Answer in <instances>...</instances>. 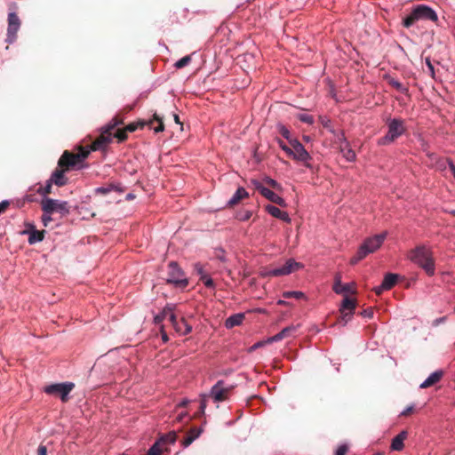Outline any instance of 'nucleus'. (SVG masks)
Instances as JSON below:
<instances>
[{"instance_id":"f257e3e1","label":"nucleus","mask_w":455,"mask_h":455,"mask_svg":"<svg viewBox=\"0 0 455 455\" xmlns=\"http://www.w3.org/2000/svg\"><path fill=\"white\" fill-rule=\"evenodd\" d=\"M408 258L411 262L422 268L429 276L435 273V264L433 252L424 245L417 246L410 251Z\"/></svg>"},{"instance_id":"f03ea898","label":"nucleus","mask_w":455,"mask_h":455,"mask_svg":"<svg viewBox=\"0 0 455 455\" xmlns=\"http://www.w3.org/2000/svg\"><path fill=\"white\" fill-rule=\"evenodd\" d=\"M89 154L90 150L83 146L78 147L77 153L65 150L58 161V166L65 167L68 171L79 169L78 165L88 157Z\"/></svg>"},{"instance_id":"7ed1b4c3","label":"nucleus","mask_w":455,"mask_h":455,"mask_svg":"<svg viewBox=\"0 0 455 455\" xmlns=\"http://www.w3.org/2000/svg\"><path fill=\"white\" fill-rule=\"evenodd\" d=\"M387 233H382L370 237L364 241V243L358 249L357 253L351 258L350 264L355 265L360 260L364 259L368 254L374 252L383 243L386 238Z\"/></svg>"},{"instance_id":"20e7f679","label":"nucleus","mask_w":455,"mask_h":455,"mask_svg":"<svg viewBox=\"0 0 455 455\" xmlns=\"http://www.w3.org/2000/svg\"><path fill=\"white\" fill-rule=\"evenodd\" d=\"M121 124H123V120L115 116L102 128L100 135L92 142L89 150L96 151L104 149L112 141L113 131Z\"/></svg>"},{"instance_id":"39448f33","label":"nucleus","mask_w":455,"mask_h":455,"mask_svg":"<svg viewBox=\"0 0 455 455\" xmlns=\"http://www.w3.org/2000/svg\"><path fill=\"white\" fill-rule=\"evenodd\" d=\"M405 132L403 121L401 119H393L388 123L387 133L379 140V145H387L395 141Z\"/></svg>"},{"instance_id":"423d86ee","label":"nucleus","mask_w":455,"mask_h":455,"mask_svg":"<svg viewBox=\"0 0 455 455\" xmlns=\"http://www.w3.org/2000/svg\"><path fill=\"white\" fill-rule=\"evenodd\" d=\"M146 125L154 129L155 132H160L164 130V122H163L162 118L157 114H154L153 118L148 121H138V122L131 123L128 125H126L124 128L128 133V132H135L138 128L142 129Z\"/></svg>"},{"instance_id":"0eeeda50","label":"nucleus","mask_w":455,"mask_h":455,"mask_svg":"<svg viewBox=\"0 0 455 455\" xmlns=\"http://www.w3.org/2000/svg\"><path fill=\"white\" fill-rule=\"evenodd\" d=\"M169 272H168V283H173L176 287L185 288L188 284V281L186 277H184V273L181 271L178 264L174 261H172L168 265Z\"/></svg>"},{"instance_id":"6e6552de","label":"nucleus","mask_w":455,"mask_h":455,"mask_svg":"<svg viewBox=\"0 0 455 455\" xmlns=\"http://www.w3.org/2000/svg\"><path fill=\"white\" fill-rule=\"evenodd\" d=\"M302 267L303 265L301 263L295 261L293 259H289L283 266L269 269L264 275L266 276L287 275Z\"/></svg>"},{"instance_id":"1a4fd4ad","label":"nucleus","mask_w":455,"mask_h":455,"mask_svg":"<svg viewBox=\"0 0 455 455\" xmlns=\"http://www.w3.org/2000/svg\"><path fill=\"white\" fill-rule=\"evenodd\" d=\"M75 387V384L72 382L57 383L46 386L44 392L48 395H60L62 402L66 403L68 401V394Z\"/></svg>"},{"instance_id":"9d476101","label":"nucleus","mask_w":455,"mask_h":455,"mask_svg":"<svg viewBox=\"0 0 455 455\" xmlns=\"http://www.w3.org/2000/svg\"><path fill=\"white\" fill-rule=\"evenodd\" d=\"M42 210L45 213L60 212L61 215L69 213L68 202H60L52 198H45L42 201Z\"/></svg>"},{"instance_id":"9b49d317","label":"nucleus","mask_w":455,"mask_h":455,"mask_svg":"<svg viewBox=\"0 0 455 455\" xmlns=\"http://www.w3.org/2000/svg\"><path fill=\"white\" fill-rule=\"evenodd\" d=\"M233 387L232 385H227L224 380H219L212 387L209 396L217 403L226 401L233 390Z\"/></svg>"},{"instance_id":"f8f14e48","label":"nucleus","mask_w":455,"mask_h":455,"mask_svg":"<svg viewBox=\"0 0 455 455\" xmlns=\"http://www.w3.org/2000/svg\"><path fill=\"white\" fill-rule=\"evenodd\" d=\"M290 144L291 146V156H290L294 160L304 163L306 167L310 168L311 165L308 161L311 160V156L305 149L304 146L297 140H291Z\"/></svg>"},{"instance_id":"ddd939ff","label":"nucleus","mask_w":455,"mask_h":455,"mask_svg":"<svg viewBox=\"0 0 455 455\" xmlns=\"http://www.w3.org/2000/svg\"><path fill=\"white\" fill-rule=\"evenodd\" d=\"M251 182L255 189L258 190L264 197L268 199L270 202L276 204L281 207L286 206L285 201L281 196H279L277 194H275L269 188H265L259 181L252 180Z\"/></svg>"},{"instance_id":"4468645a","label":"nucleus","mask_w":455,"mask_h":455,"mask_svg":"<svg viewBox=\"0 0 455 455\" xmlns=\"http://www.w3.org/2000/svg\"><path fill=\"white\" fill-rule=\"evenodd\" d=\"M20 20L15 12H10L8 15V28L6 41L9 44L13 43L17 38V32L20 28Z\"/></svg>"},{"instance_id":"2eb2a0df","label":"nucleus","mask_w":455,"mask_h":455,"mask_svg":"<svg viewBox=\"0 0 455 455\" xmlns=\"http://www.w3.org/2000/svg\"><path fill=\"white\" fill-rule=\"evenodd\" d=\"M355 307L356 300L355 299H350L346 295L342 300L341 307L339 308V312L341 315L340 321H343L344 324H346L353 315Z\"/></svg>"},{"instance_id":"dca6fc26","label":"nucleus","mask_w":455,"mask_h":455,"mask_svg":"<svg viewBox=\"0 0 455 455\" xmlns=\"http://www.w3.org/2000/svg\"><path fill=\"white\" fill-rule=\"evenodd\" d=\"M332 289L337 294H345L346 295L347 293L355 294L356 292L355 283H342L341 276L339 274H337L335 276V281H334Z\"/></svg>"},{"instance_id":"f3484780","label":"nucleus","mask_w":455,"mask_h":455,"mask_svg":"<svg viewBox=\"0 0 455 455\" xmlns=\"http://www.w3.org/2000/svg\"><path fill=\"white\" fill-rule=\"evenodd\" d=\"M170 322L175 331L181 335H187L192 331V326L188 323L187 320L185 318H181L178 321L175 314H172V315H170Z\"/></svg>"},{"instance_id":"a211bd4d","label":"nucleus","mask_w":455,"mask_h":455,"mask_svg":"<svg viewBox=\"0 0 455 455\" xmlns=\"http://www.w3.org/2000/svg\"><path fill=\"white\" fill-rule=\"evenodd\" d=\"M416 9L420 20L436 21L438 19L435 12L427 5L419 4L416 6Z\"/></svg>"},{"instance_id":"6ab92c4d","label":"nucleus","mask_w":455,"mask_h":455,"mask_svg":"<svg viewBox=\"0 0 455 455\" xmlns=\"http://www.w3.org/2000/svg\"><path fill=\"white\" fill-rule=\"evenodd\" d=\"M408 437V431L403 430L397 435H395L391 442L390 450L395 451H401L404 448V440Z\"/></svg>"},{"instance_id":"aec40b11","label":"nucleus","mask_w":455,"mask_h":455,"mask_svg":"<svg viewBox=\"0 0 455 455\" xmlns=\"http://www.w3.org/2000/svg\"><path fill=\"white\" fill-rule=\"evenodd\" d=\"M68 170L65 167L57 168L52 174L50 179L51 182L54 183L58 187H62L67 184L68 179L65 177V172Z\"/></svg>"},{"instance_id":"412c9836","label":"nucleus","mask_w":455,"mask_h":455,"mask_svg":"<svg viewBox=\"0 0 455 455\" xmlns=\"http://www.w3.org/2000/svg\"><path fill=\"white\" fill-rule=\"evenodd\" d=\"M298 326L299 325H297V326L290 325V326L283 328L280 332H278L277 334L269 338L267 340V343L276 342V341L282 340L283 339L291 336L297 331Z\"/></svg>"},{"instance_id":"4be33fe9","label":"nucleus","mask_w":455,"mask_h":455,"mask_svg":"<svg viewBox=\"0 0 455 455\" xmlns=\"http://www.w3.org/2000/svg\"><path fill=\"white\" fill-rule=\"evenodd\" d=\"M267 213H269L271 216L282 220L287 223L291 222V218L289 217L288 213L286 212L281 211L278 207L274 206L272 204H267L265 207Z\"/></svg>"},{"instance_id":"5701e85b","label":"nucleus","mask_w":455,"mask_h":455,"mask_svg":"<svg viewBox=\"0 0 455 455\" xmlns=\"http://www.w3.org/2000/svg\"><path fill=\"white\" fill-rule=\"evenodd\" d=\"M176 308V305L174 304H167L162 310L160 314L155 316L154 322L156 324H160L166 317L170 319V315L174 314V310Z\"/></svg>"},{"instance_id":"b1692460","label":"nucleus","mask_w":455,"mask_h":455,"mask_svg":"<svg viewBox=\"0 0 455 455\" xmlns=\"http://www.w3.org/2000/svg\"><path fill=\"white\" fill-rule=\"evenodd\" d=\"M443 371H436L431 373L427 377V379L420 384L419 387L420 388L430 387L434 386L435 384H436L437 382H439L441 380V379L443 378Z\"/></svg>"},{"instance_id":"393cba45","label":"nucleus","mask_w":455,"mask_h":455,"mask_svg":"<svg viewBox=\"0 0 455 455\" xmlns=\"http://www.w3.org/2000/svg\"><path fill=\"white\" fill-rule=\"evenodd\" d=\"M249 194L243 188H238L233 196L228 202V207H233L240 203V201L245 197H248Z\"/></svg>"},{"instance_id":"a878e982","label":"nucleus","mask_w":455,"mask_h":455,"mask_svg":"<svg viewBox=\"0 0 455 455\" xmlns=\"http://www.w3.org/2000/svg\"><path fill=\"white\" fill-rule=\"evenodd\" d=\"M203 429L201 427H192L186 438L182 441V445L186 448L188 447L196 438L200 436Z\"/></svg>"},{"instance_id":"bb28decb","label":"nucleus","mask_w":455,"mask_h":455,"mask_svg":"<svg viewBox=\"0 0 455 455\" xmlns=\"http://www.w3.org/2000/svg\"><path fill=\"white\" fill-rule=\"evenodd\" d=\"M244 319V315L240 314H235L230 315L226 321H225V326L228 329L234 328L235 326L240 325Z\"/></svg>"},{"instance_id":"cd10ccee","label":"nucleus","mask_w":455,"mask_h":455,"mask_svg":"<svg viewBox=\"0 0 455 455\" xmlns=\"http://www.w3.org/2000/svg\"><path fill=\"white\" fill-rule=\"evenodd\" d=\"M419 15L417 12L416 7L411 12L410 14H408L406 17L403 19V25L405 28H411L412 25H414L418 20H419Z\"/></svg>"},{"instance_id":"c85d7f7f","label":"nucleus","mask_w":455,"mask_h":455,"mask_svg":"<svg viewBox=\"0 0 455 455\" xmlns=\"http://www.w3.org/2000/svg\"><path fill=\"white\" fill-rule=\"evenodd\" d=\"M398 279V275L388 273L385 275L383 281H382V288H386L387 290L392 289Z\"/></svg>"},{"instance_id":"c756f323","label":"nucleus","mask_w":455,"mask_h":455,"mask_svg":"<svg viewBox=\"0 0 455 455\" xmlns=\"http://www.w3.org/2000/svg\"><path fill=\"white\" fill-rule=\"evenodd\" d=\"M44 231L33 230L29 234L28 243L34 244L44 240Z\"/></svg>"},{"instance_id":"7c9ffc66","label":"nucleus","mask_w":455,"mask_h":455,"mask_svg":"<svg viewBox=\"0 0 455 455\" xmlns=\"http://www.w3.org/2000/svg\"><path fill=\"white\" fill-rule=\"evenodd\" d=\"M340 151L343 154V156L348 162L355 161V152L352 148H348L347 142H346V145H345L344 148L342 146H340Z\"/></svg>"},{"instance_id":"2f4dec72","label":"nucleus","mask_w":455,"mask_h":455,"mask_svg":"<svg viewBox=\"0 0 455 455\" xmlns=\"http://www.w3.org/2000/svg\"><path fill=\"white\" fill-rule=\"evenodd\" d=\"M388 84L393 88H395V90H397L398 92H400L402 93L406 94L408 92V88L406 86H404L402 83H400L399 81H397V80H395L394 78H390L388 80Z\"/></svg>"},{"instance_id":"473e14b6","label":"nucleus","mask_w":455,"mask_h":455,"mask_svg":"<svg viewBox=\"0 0 455 455\" xmlns=\"http://www.w3.org/2000/svg\"><path fill=\"white\" fill-rule=\"evenodd\" d=\"M163 452V446L161 442L156 441L148 451L146 455H161Z\"/></svg>"},{"instance_id":"72a5a7b5","label":"nucleus","mask_w":455,"mask_h":455,"mask_svg":"<svg viewBox=\"0 0 455 455\" xmlns=\"http://www.w3.org/2000/svg\"><path fill=\"white\" fill-rule=\"evenodd\" d=\"M177 435L175 432H170L169 434L162 436L158 442H161L162 446L164 443H174L176 441Z\"/></svg>"},{"instance_id":"f704fd0d","label":"nucleus","mask_w":455,"mask_h":455,"mask_svg":"<svg viewBox=\"0 0 455 455\" xmlns=\"http://www.w3.org/2000/svg\"><path fill=\"white\" fill-rule=\"evenodd\" d=\"M191 61V56L190 55H187L183 58H181L180 60H179L176 63H175V68H182L184 67H186L187 65H188Z\"/></svg>"},{"instance_id":"c9c22d12","label":"nucleus","mask_w":455,"mask_h":455,"mask_svg":"<svg viewBox=\"0 0 455 455\" xmlns=\"http://www.w3.org/2000/svg\"><path fill=\"white\" fill-rule=\"evenodd\" d=\"M113 136L116 137L118 141L122 142L127 139V132L125 131V128L117 129L116 132L113 133Z\"/></svg>"},{"instance_id":"e433bc0d","label":"nucleus","mask_w":455,"mask_h":455,"mask_svg":"<svg viewBox=\"0 0 455 455\" xmlns=\"http://www.w3.org/2000/svg\"><path fill=\"white\" fill-rule=\"evenodd\" d=\"M283 296L286 299L294 298L297 299H300L305 297L304 293L301 291H285Z\"/></svg>"},{"instance_id":"4c0bfd02","label":"nucleus","mask_w":455,"mask_h":455,"mask_svg":"<svg viewBox=\"0 0 455 455\" xmlns=\"http://www.w3.org/2000/svg\"><path fill=\"white\" fill-rule=\"evenodd\" d=\"M278 128V132L283 137L285 138L286 140H288L289 141L291 140V133H290V131L288 130V128H286L284 125L283 124H278L277 126Z\"/></svg>"},{"instance_id":"58836bf2","label":"nucleus","mask_w":455,"mask_h":455,"mask_svg":"<svg viewBox=\"0 0 455 455\" xmlns=\"http://www.w3.org/2000/svg\"><path fill=\"white\" fill-rule=\"evenodd\" d=\"M298 118L303 122V123H306V124H311L314 123V117L310 115H307V114H299L298 116Z\"/></svg>"},{"instance_id":"ea45409f","label":"nucleus","mask_w":455,"mask_h":455,"mask_svg":"<svg viewBox=\"0 0 455 455\" xmlns=\"http://www.w3.org/2000/svg\"><path fill=\"white\" fill-rule=\"evenodd\" d=\"M264 182L268 185L269 187H271L272 188L274 189H279L280 188V184L277 183V181H275V180L269 178V177H266L264 179Z\"/></svg>"},{"instance_id":"a19ab883","label":"nucleus","mask_w":455,"mask_h":455,"mask_svg":"<svg viewBox=\"0 0 455 455\" xmlns=\"http://www.w3.org/2000/svg\"><path fill=\"white\" fill-rule=\"evenodd\" d=\"M200 279L207 288H212L214 286L213 280L207 275H202Z\"/></svg>"},{"instance_id":"79ce46f5","label":"nucleus","mask_w":455,"mask_h":455,"mask_svg":"<svg viewBox=\"0 0 455 455\" xmlns=\"http://www.w3.org/2000/svg\"><path fill=\"white\" fill-rule=\"evenodd\" d=\"M211 396H209V395H204L201 398V402H200V407H199V410H200V413L204 414V411H205V408L207 406V398H210Z\"/></svg>"},{"instance_id":"37998d69","label":"nucleus","mask_w":455,"mask_h":455,"mask_svg":"<svg viewBox=\"0 0 455 455\" xmlns=\"http://www.w3.org/2000/svg\"><path fill=\"white\" fill-rule=\"evenodd\" d=\"M52 182H51V180H49L44 188H40L38 189V193L41 194V195L51 194V192H52Z\"/></svg>"},{"instance_id":"c03bdc74","label":"nucleus","mask_w":455,"mask_h":455,"mask_svg":"<svg viewBox=\"0 0 455 455\" xmlns=\"http://www.w3.org/2000/svg\"><path fill=\"white\" fill-rule=\"evenodd\" d=\"M278 142V145L280 146V148L288 155V156H291V147H288L282 140H277Z\"/></svg>"},{"instance_id":"a18cd8bd","label":"nucleus","mask_w":455,"mask_h":455,"mask_svg":"<svg viewBox=\"0 0 455 455\" xmlns=\"http://www.w3.org/2000/svg\"><path fill=\"white\" fill-rule=\"evenodd\" d=\"M415 409H414V406L413 405H410L408 406L407 408H405L400 414V416H403V417H408L410 416L411 414H412L414 412Z\"/></svg>"},{"instance_id":"49530a36","label":"nucleus","mask_w":455,"mask_h":455,"mask_svg":"<svg viewBox=\"0 0 455 455\" xmlns=\"http://www.w3.org/2000/svg\"><path fill=\"white\" fill-rule=\"evenodd\" d=\"M348 451V446L347 444H342L339 446L337 449L335 455H346Z\"/></svg>"},{"instance_id":"de8ad7c7","label":"nucleus","mask_w":455,"mask_h":455,"mask_svg":"<svg viewBox=\"0 0 455 455\" xmlns=\"http://www.w3.org/2000/svg\"><path fill=\"white\" fill-rule=\"evenodd\" d=\"M251 216V212H249V211H246L244 212H242L240 214L237 215V219L239 220H243V221H245V220H248Z\"/></svg>"},{"instance_id":"09e8293b","label":"nucleus","mask_w":455,"mask_h":455,"mask_svg":"<svg viewBox=\"0 0 455 455\" xmlns=\"http://www.w3.org/2000/svg\"><path fill=\"white\" fill-rule=\"evenodd\" d=\"M10 206V202L8 200H4L0 203V214L4 213L8 207Z\"/></svg>"},{"instance_id":"8fccbe9b","label":"nucleus","mask_w":455,"mask_h":455,"mask_svg":"<svg viewBox=\"0 0 455 455\" xmlns=\"http://www.w3.org/2000/svg\"><path fill=\"white\" fill-rule=\"evenodd\" d=\"M51 215H52V213L44 212V214L42 216V221L45 227L48 226V223L52 220L51 218Z\"/></svg>"},{"instance_id":"3c124183","label":"nucleus","mask_w":455,"mask_h":455,"mask_svg":"<svg viewBox=\"0 0 455 455\" xmlns=\"http://www.w3.org/2000/svg\"><path fill=\"white\" fill-rule=\"evenodd\" d=\"M426 64H427V68H428V70H429V72H430L431 76H432V77H435V69H434V66H433V64H432V62H431V60H430V59H429V58H427V59H426Z\"/></svg>"},{"instance_id":"603ef678","label":"nucleus","mask_w":455,"mask_h":455,"mask_svg":"<svg viewBox=\"0 0 455 455\" xmlns=\"http://www.w3.org/2000/svg\"><path fill=\"white\" fill-rule=\"evenodd\" d=\"M37 455H47V448L46 446L41 444L37 449Z\"/></svg>"},{"instance_id":"864d4df0","label":"nucleus","mask_w":455,"mask_h":455,"mask_svg":"<svg viewBox=\"0 0 455 455\" xmlns=\"http://www.w3.org/2000/svg\"><path fill=\"white\" fill-rule=\"evenodd\" d=\"M97 193H100V194H102V195H107L108 193H109L111 191V188H104V187H100V188H98L96 189Z\"/></svg>"},{"instance_id":"5fc2aeb1","label":"nucleus","mask_w":455,"mask_h":455,"mask_svg":"<svg viewBox=\"0 0 455 455\" xmlns=\"http://www.w3.org/2000/svg\"><path fill=\"white\" fill-rule=\"evenodd\" d=\"M384 291H387V289L382 288V283L379 286L374 288V291L377 295H380Z\"/></svg>"},{"instance_id":"6e6d98bb","label":"nucleus","mask_w":455,"mask_h":455,"mask_svg":"<svg viewBox=\"0 0 455 455\" xmlns=\"http://www.w3.org/2000/svg\"><path fill=\"white\" fill-rule=\"evenodd\" d=\"M447 161H448L449 168L451 171V172L455 178V165L453 164V162L451 159H448Z\"/></svg>"},{"instance_id":"4d7b16f0","label":"nucleus","mask_w":455,"mask_h":455,"mask_svg":"<svg viewBox=\"0 0 455 455\" xmlns=\"http://www.w3.org/2000/svg\"><path fill=\"white\" fill-rule=\"evenodd\" d=\"M195 268H196V270L197 271V273H198L199 275H201V276H202V275H205V274H204L203 267H202L200 264H196V265L195 266Z\"/></svg>"},{"instance_id":"13d9d810","label":"nucleus","mask_w":455,"mask_h":455,"mask_svg":"<svg viewBox=\"0 0 455 455\" xmlns=\"http://www.w3.org/2000/svg\"><path fill=\"white\" fill-rule=\"evenodd\" d=\"M161 334H162V339L164 340V342H167L169 339H168L167 333L164 331V326L161 327Z\"/></svg>"},{"instance_id":"bf43d9fd","label":"nucleus","mask_w":455,"mask_h":455,"mask_svg":"<svg viewBox=\"0 0 455 455\" xmlns=\"http://www.w3.org/2000/svg\"><path fill=\"white\" fill-rule=\"evenodd\" d=\"M446 320V317L443 316V317H440V318H437L434 321V325H438L439 323H443L444 321Z\"/></svg>"},{"instance_id":"052dcab7","label":"nucleus","mask_w":455,"mask_h":455,"mask_svg":"<svg viewBox=\"0 0 455 455\" xmlns=\"http://www.w3.org/2000/svg\"><path fill=\"white\" fill-rule=\"evenodd\" d=\"M372 314L371 310H365L362 313V315L366 317H372Z\"/></svg>"},{"instance_id":"680f3d73","label":"nucleus","mask_w":455,"mask_h":455,"mask_svg":"<svg viewBox=\"0 0 455 455\" xmlns=\"http://www.w3.org/2000/svg\"><path fill=\"white\" fill-rule=\"evenodd\" d=\"M173 118H174V121H175L176 124H180L182 126V123L180 122V117H179L178 115L174 114L173 115Z\"/></svg>"},{"instance_id":"e2e57ef3","label":"nucleus","mask_w":455,"mask_h":455,"mask_svg":"<svg viewBox=\"0 0 455 455\" xmlns=\"http://www.w3.org/2000/svg\"><path fill=\"white\" fill-rule=\"evenodd\" d=\"M185 416H187V414H186V413H180V414L178 416L177 419H178L179 421H181Z\"/></svg>"},{"instance_id":"0e129e2a","label":"nucleus","mask_w":455,"mask_h":455,"mask_svg":"<svg viewBox=\"0 0 455 455\" xmlns=\"http://www.w3.org/2000/svg\"><path fill=\"white\" fill-rule=\"evenodd\" d=\"M132 108H133V107H132V106H126V107L124 108V110L128 112V111H131Z\"/></svg>"},{"instance_id":"69168bd1","label":"nucleus","mask_w":455,"mask_h":455,"mask_svg":"<svg viewBox=\"0 0 455 455\" xmlns=\"http://www.w3.org/2000/svg\"><path fill=\"white\" fill-rule=\"evenodd\" d=\"M187 403H188V402L184 401V402L180 403V406H185Z\"/></svg>"},{"instance_id":"338daca9","label":"nucleus","mask_w":455,"mask_h":455,"mask_svg":"<svg viewBox=\"0 0 455 455\" xmlns=\"http://www.w3.org/2000/svg\"><path fill=\"white\" fill-rule=\"evenodd\" d=\"M278 304H279V305H284V304H285V301H283V300H279V301H278Z\"/></svg>"},{"instance_id":"774afa93","label":"nucleus","mask_w":455,"mask_h":455,"mask_svg":"<svg viewBox=\"0 0 455 455\" xmlns=\"http://www.w3.org/2000/svg\"><path fill=\"white\" fill-rule=\"evenodd\" d=\"M450 213H451V215L455 216V210H453V211L450 212Z\"/></svg>"}]
</instances>
